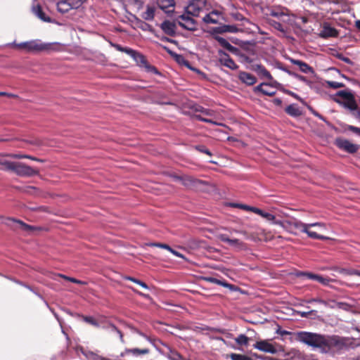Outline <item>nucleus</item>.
Returning <instances> with one entry per match:
<instances>
[{"instance_id": "cd10ccee", "label": "nucleus", "mask_w": 360, "mask_h": 360, "mask_svg": "<svg viewBox=\"0 0 360 360\" xmlns=\"http://www.w3.org/2000/svg\"><path fill=\"white\" fill-rule=\"evenodd\" d=\"M337 35V30L329 25H325L320 33V37L322 38L334 37Z\"/></svg>"}, {"instance_id": "5fc2aeb1", "label": "nucleus", "mask_w": 360, "mask_h": 360, "mask_svg": "<svg viewBox=\"0 0 360 360\" xmlns=\"http://www.w3.org/2000/svg\"><path fill=\"white\" fill-rule=\"evenodd\" d=\"M291 17L295 18V15L294 14L291 13L290 11H289L288 16H283V18L281 19L283 22L292 25L293 21L291 19Z\"/></svg>"}, {"instance_id": "9b49d317", "label": "nucleus", "mask_w": 360, "mask_h": 360, "mask_svg": "<svg viewBox=\"0 0 360 360\" xmlns=\"http://www.w3.org/2000/svg\"><path fill=\"white\" fill-rule=\"evenodd\" d=\"M218 56L219 61L221 65L232 70L238 69V66L226 52L219 49L218 50Z\"/></svg>"}, {"instance_id": "f03ea898", "label": "nucleus", "mask_w": 360, "mask_h": 360, "mask_svg": "<svg viewBox=\"0 0 360 360\" xmlns=\"http://www.w3.org/2000/svg\"><path fill=\"white\" fill-rule=\"evenodd\" d=\"M16 48L23 49L27 53H39L45 51H58L56 48L60 45L58 42L43 43L40 39H33L20 43L11 44Z\"/></svg>"}, {"instance_id": "5701e85b", "label": "nucleus", "mask_w": 360, "mask_h": 360, "mask_svg": "<svg viewBox=\"0 0 360 360\" xmlns=\"http://www.w3.org/2000/svg\"><path fill=\"white\" fill-rule=\"evenodd\" d=\"M218 238L221 241L226 243L232 247L240 248L243 245V242H241L240 240L236 239V238L231 239L228 237V236L226 234H224V233L219 234L218 236Z\"/></svg>"}, {"instance_id": "f3484780", "label": "nucleus", "mask_w": 360, "mask_h": 360, "mask_svg": "<svg viewBox=\"0 0 360 360\" xmlns=\"http://www.w3.org/2000/svg\"><path fill=\"white\" fill-rule=\"evenodd\" d=\"M203 279L205 281H207V282H209V283H214V284H217V285H221L223 287L227 288L230 289L232 291H235L237 289V288L235 285L227 283L224 280H220V279H218V278H217L215 277L205 276V277L203 278Z\"/></svg>"}, {"instance_id": "69168bd1", "label": "nucleus", "mask_w": 360, "mask_h": 360, "mask_svg": "<svg viewBox=\"0 0 360 360\" xmlns=\"http://www.w3.org/2000/svg\"><path fill=\"white\" fill-rule=\"evenodd\" d=\"M314 226L326 229V224L321 222H314L308 224V228H311Z\"/></svg>"}, {"instance_id": "39448f33", "label": "nucleus", "mask_w": 360, "mask_h": 360, "mask_svg": "<svg viewBox=\"0 0 360 360\" xmlns=\"http://www.w3.org/2000/svg\"><path fill=\"white\" fill-rule=\"evenodd\" d=\"M333 100L335 103H338L340 105H341L343 108L349 110L351 114L355 118H357V119L360 118V109L359 108L358 105H357L354 96L352 98H350L346 101H342L340 99L337 98H333Z\"/></svg>"}, {"instance_id": "a19ab883", "label": "nucleus", "mask_w": 360, "mask_h": 360, "mask_svg": "<svg viewBox=\"0 0 360 360\" xmlns=\"http://www.w3.org/2000/svg\"><path fill=\"white\" fill-rule=\"evenodd\" d=\"M235 341L239 345L247 346L249 342V338L245 335L240 334L235 339Z\"/></svg>"}, {"instance_id": "4d7b16f0", "label": "nucleus", "mask_w": 360, "mask_h": 360, "mask_svg": "<svg viewBox=\"0 0 360 360\" xmlns=\"http://www.w3.org/2000/svg\"><path fill=\"white\" fill-rule=\"evenodd\" d=\"M194 117L196 120H198L199 121H201V122H203L210 123V124H214V125H219V124L217 122H214V121H213V120H212L210 119L205 118L202 116H201L200 115H195Z\"/></svg>"}, {"instance_id": "bb28decb", "label": "nucleus", "mask_w": 360, "mask_h": 360, "mask_svg": "<svg viewBox=\"0 0 360 360\" xmlns=\"http://www.w3.org/2000/svg\"><path fill=\"white\" fill-rule=\"evenodd\" d=\"M285 112L292 117H298L302 115V110L296 103L288 105L285 109Z\"/></svg>"}, {"instance_id": "b1692460", "label": "nucleus", "mask_w": 360, "mask_h": 360, "mask_svg": "<svg viewBox=\"0 0 360 360\" xmlns=\"http://www.w3.org/2000/svg\"><path fill=\"white\" fill-rule=\"evenodd\" d=\"M104 330H108L113 333H116L122 342H124L123 334L120 330H119L113 323L110 322H101V327Z\"/></svg>"}, {"instance_id": "603ef678", "label": "nucleus", "mask_w": 360, "mask_h": 360, "mask_svg": "<svg viewBox=\"0 0 360 360\" xmlns=\"http://www.w3.org/2000/svg\"><path fill=\"white\" fill-rule=\"evenodd\" d=\"M269 84L267 83V82H262L260 84L255 86L253 88V91L255 94H264V91L265 90V89L263 88V86H267V85H269Z\"/></svg>"}, {"instance_id": "4468645a", "label": "nucleus", "mask_w": 360, "mask_h": 360, "mask_svg": "<svg viewBox=\"0 0 360 360\" xmlns=\"http://www.w3.org/2000/svg\"><path fill=\"white\" fill-rule=\"evenodd\" d=\"M203 183L202 181L195 179L191 176L183 175L182 184L189 188L194 189L198 187L200 184Z\"/></svg>"}, {"instance_id": "aec40b11", "label": "nucleus", "mask_w": 360, "mask_h": 360, "mask_svg": "<svg viewBox=\"0 0 360 360\" xmlns=\"http://www.w3.org/2000/svg\"><path fill=\"white\" fill-rule=\"evenodd\" d=\"M290 61L292 64L297 65L300 68V70L302 72L305 73V74H314V69L311 66H309L307 63H305L302 60L293 59V58H290Z\"/></svg>"}, {"instance_id": "1a4fd4ad", "label": "nucleus", "mask_w": 360, "mask_h": 360, "mask_svg": "<svg viewBox=\"0 0 360 360\" xmlns=\"http://www.w3.org/2000/svg\"><path fill=\"white\" fill-rule=\"evenodd\" d=\"M205 5L206 0H192L186 8V12L193 16H198Z\"/></svg>"}, {"instance_id": "423d86ee", "label": "nucleus", "mask_w": 360, "mask_h": 360, "mask_svg": "<svg viewBox=\"0 0 360 360\" xmlns=\"http://www.w3.org/2000/svg\"><path fill=\"white\" fill-rule=\"evenodd\" d=\"M160 46L164 50H165L167 51V53L170 56H172L175 60V61L177 63H179V65H184V66L188 68V69L193 70L195 72H200V70H198V69H196L195 68L191 67L189 61L188 60H186V58L182 54H179V53L172 51L169 48H168L166 46L160 45Z\"/></svg>"}, {"instance_id": "09e8293b", "label": "nucleus", "mask_w": 360, "mask_h": 360, "mask_svg": "<svg viewBox=\"0 0 360 360\" xmlns=\"http://www.w3.org/2000/svg\"><path fill=\"white\" fill-rule=\"evenodd\" d=\"M154 35L162 41L169 42V43L174 44H177V41H176L173 39L169 38L167 36L159 34L157 32L155 33Z\"/></svg>"}, {"instance_id": "864d4df0", "label": "nucleus", "mask_w": 360, "mask_h": 360, "mask_svg": "<svg viewBox=\"0 0 360 360\" xmlns=\"http://www.w3.org/2000/svg\"><path fill=\"white\" fill-rule=\"evenodd\" d=\"M282 92H283L284 94H286L289 96H292L294 98L302 102L303 101V99L297 94L292 92V91L290 90H288V89H285L284 87L282 88V90L281 91Z\"/></svg>"}, {"instance_id": "412c9836", "label": "nucleus", "mask_w": 360, "mask_h": 360, "mask_svg": "<svg viewBox=\"0 0 360 360\" xmlns=\"http://www.w3.org/2000/svg\"><path fill=\"white\" fill-rule=\"evenodd\" d=\"M238 79L248 86H252L257 82L256 77L246 72H240Z\"/></svg>"}, {"instance_id": "680f3d73", "label": "nucleus", "mask_w": 360, "mask_h": 360, "mask_svg": "<svg viewBox=\"0 0 360 360\" xmlns=\"http://www.w3.org/2000/svg\"><path fill=\"white\" fill-rule=\"evenodd\" d=\"M271 82L269 83V84L267 85V86H271V87L276 88L279 91L282 90V88L283 87L282 84L279 83L278 82H277L276 80H274V79L272 80H271Z\"/></svg>"}, {"instance_id": "79ce46f5", "label": "nucleus", "mask_w": 360, "mask_h": 360, "mask_svg": "<svg viewBox=\"0 0 360 360\" xmlns=\"http://www.w3.org/2000/svg\"><path fill=\"white\" fill-rule=\"evenodd\" d=\"M332 55L334 57H335L336 58H338L339 60H341L344 61L345 63H346L347 64H349V65H353L354 64V63L349 58L345 57L342 53H339L337 51H335V52L333 53Z\"/></svg>"}, {"instance_id": "37998d69", "label": "nucleus", "mask_w": 360, "mask_h": 360, "mask_svg": "<svg viewBox=\"0 0 360 360\" xmlns=\"http://www.w3.org/2000/svg\"><path fill=\"white\" fill-rule=\"evenodd\" d=\"M125 280H128V281H131L138 285H139L140 286H141L142 288L146 289V290H149L150 288L149 286L143 281H141V280H139L134 277H131V276H125L124 278Z\"/></svg>"}, {"instance_id": "49530a36", "label": "nucleus", "mask_w": 360, "mask_h": 360, "mask_svg": "<svg viewBox=\"0 0 360 360\" xmlns=\"http://www.w3.org/2000/svg\"><path fill=\"white\" fill-rule=\"evenodd\" d=\"M340 96L347 101L352 98L354 96L349 91H347L345 90L339 91L336 93L335 96L333 98H336L335 96Z\"/></svg>"}, {"instance_id": "0eeeda50", "label": "nucleus", "mask_w": 360, "mask_h": 360, "mask_svg": "<svg viewBox=\"0 0 360 360\" xmlns=\"http://www.w3.org/2000/svg\"><path fill=\"white\" fill-rule=\"evenodd\" d=\"M190 15H191L188 14L186 12L179 15V19L181 20V21H178V25L184 30L195 31L197 30V22Z\"/></svg>"}, {"instance_id": "4be33fe9", "label": "nucleus", "mask_w": 360, "mask_h": 360, "mask_svg": "<svg viewBox=\"0 0 360 360\" xmlns=\"http://www.w3.org/2000/svg\"><path fill=\"white\" fill-rule=\"evenodd\" d=\"M214 39L219 42V44L224 47L225 49L229 51V52L236 54L238 51V49L232 44H231L226 39L219 37V36H214Z\"/></svg>"}, {"instance_id": "a878e982", "label": "nucleus", "mask_w": 360, "mask_h": 360, "mask_svg": "<svg viewBox=\"0 0 360 360\" xmlns=\"http://www.w3.org/2000/svg\"><path fill=\"white\" fill-rule=\"evenodd\" d=\"M289 9L286 7L274 8L270 11V16L281 19L283 16H288Z\"/></svg>"}, {"instance_id": "de8ad7c7", "label": "nucleus", "mask_w": 360, "mask_h": 360, "mask_svg": "<svg viewBox=\"0 0 360 360\" xmlns=\"http://www.w3.org/2000/svg\"><path fill=\"white\" fill-rule=\"evenodd\" d=\"M229 357L231 360H252L250 357L247 356L243 354L231 353L229 355Z\"/></svg>"}, {"instance_id": "6ab92c4d", "label": "nucleus", "mask_w": 360, "mask_h": 360, "mask_svg": "<svg viewBox=\"0 0 360 360\" xmlns=\"http://www.w3.org/2000/svg\"><path fill=\"white\" fill-rule=\"evenodd\" d=\"M238 31V28L233 25H223L212 29L213 34L236 33Z\"/></svg>"}, {"instance_id": "2eb2a0df", "label": "nucleus", "mask_w": 360, "mask_h": 360, "mask_svg": "<svg viewBox=\"0 0 360 360\" xmlns=\"http://www.w3.org/2000/svg\"><path fill=\"white\" fill-rule=\"evenodd\" d=\"M300 275H303L306 276L308 279L318 281L319 283L324 285H329L330 282L332 281L330 278L328 277H323L319 274H315L313 273L309 272H302Z\"/></svg>"}, {"instance_id": "f257e3e1", "label": "nucleus", "mask_w": 360, "mask_h": 360, "mask_svg": "<svg viewBox=\"0 0 360 360\" xmlns=\"http://www.w3.org/2000/svg\"><path fill=\"white\" fill-rule=\"evenodd\" d=\"M296 339L323 354L340 352L347 348L345 339L338 335H323L300 331L297 333Z\"/></svg>"}, {"instance_id": "473e14b6", "label": "nucleus", "mask_w": 360, "mask_h": 360, "mask_svg": "<svg viewBox=\"0 0 360 360\" xmlns=\"http://www.w3.org/2000/svg\"><path fill=\"white\" fill-rule=\"evenodd\" d=\"M6 278H7L8 279L12 281L13 282H14L21 286H23V288H26L27 289H28L29 290L32 292L34 294H35L37 296H38L39 298L43 299V297L41 296V295L39 294V292H36L30 285H27L26 283H25L19 280H17L15 278H10L8 276H6Z\"/></svg>"}, {"instance_id": "e2e57ef3", "label": "nucleus", "mask_w": 360, "mask_h": 360, "mask_svg": "<svg viewBox=\"0 0 360 360\" xmlns=\"http://www.w3.org/2000/svg\"><path fill=\"white\" fill-rule=\"evenodd\" d=\"M150 246L158 247L160 248L165 249L168 251L171 250V247L165 243H151Z\"/></svg>"}, {"instance_id": "c9c22d12", "label": "nucleus", "mask_w": 360, "mask_h": 360, "mask_svg": "<svg viewBox=\"0 0 360 360\" xmlns=\"http://www.w3.org/2000/svg\"><path fill=\"white\" fill-rule=\"evenodd\" d=\"M218 12L216 11H212L208 14H206L204 18H202V20L204 22L207 24H217L218 23V20L213 18V15H217Z\"/></svg>"}, {"instance_id": "0e129e2a", "label": "nucleus", "mask_w": 360, "mask_h": 360, "mask_svg": "<svg viewBox=\"0 0 360 360\" xmlns=\"http://www.w3.org/2000/svg\"><path fill=\"white\" fill-rule=\"evenodd\" d=\"M347 129L348 130L355 133L356 134L360 136V128L359 127H354V126H352V125H348L347 127Z\"/></svg>"}, {"instance_id": "6e6d98bb", "label": "nucleus", "mask_w": 360, "mask_h": 360, "mask_svg": "<svg viewBox=\"0 0 360 360\" xmlns=\"http://www.w3.org/2000/svg\"><path fill=\"white\" fill-rule=\"evenodd\" d=\"M58 276L60 277H62L73 283H77V284H80V285H84L86 283L84 281H80V280H78V279H76L75 278H72V277H68V276H66L65 275H63V274H58Z\"/></svg>"}, {"instance_id": "ea45409f", "label": "nucleus", "mask_w": 360, "mask_h": 360, "mask_svg": "<svg viewBox=\"0 0 360 360\" xmlns=\"http://www.w3.org/2000/svg\"><path fill=\"white\" fill-rule=\"evenodd\" d=\"M170 354L167 356L169 360H183L182 355L176 350L172 349L170 347L167 346Z\"/></svg>"}, {"instance_id": "bf43d9fd", "label": "nucleus", "mask_w": 360, "mask_h": 360, "mask_svg": "<svg viewBox=\"0 0 360 360\" xmlns=\"http://www.w3.org/2000/svg\"><path fill=\"white\" fill-rule=\"evenodd\" d=\"M310 228H306L302 230V233H305L307 234V236L313 239H317L319 238V235L317 233L314 231H309Z\"/></svg>"}, {"instance_id": "e433bc0d", "label": "nucleus", "mask_w": 360, "mask_h": 360, "mask_svg": "<svg viewBox=\"0 0 360 360\" xmlns=\"http://www.w3.org/2000/svg\"><path fill=\"white\" fill-rule=\"evenodd\" d=\"M79 317L82 318V319L89 323V324H91L96 328H100L101 327V323L98 322V321H96L94 317L91 316H84V315H78Z\"/></svg>"}, {"instance_id": "393cba45", "label": "nucleus", "mask_w": 360, "mask_h": 360, "mask_svg": "<svg viewBox=\"0 0 360 360\" xmlns=\"http://www.w3.org/2000/svg\"><path fill=\"white\" fill-rule=\"evenodd\" d=\"M155 6L146 5V11L141 13V16L146 21H152L155 18Z\"/></svg>"}, {"instance_id": "a211bd4d", "label": "nucleus", "mask_w": 360, "mask_h": 360, "mask_svg": "<svg viewBox=\"0 0 360 360\" xmlns=\"http://www.w3.org/2000/svg\"><path fill=\"white\" fill-rule=\"evenodd\" d=\"M8 221H13V222H15L16 224H18L20 226V229L27 233H30L34 231H39V230H41V228L39 227V226H31V225H29L27 224H25V222H23L21 220H19V219H15L13 218H8L7 219Z\"/></svg>"}, {"instance_id": "c756f323", "label": "nucleus", "mask_w": 360, "mask_h": 360, "mask_svg": "<svg viewBox=\"0 0 360 360\" xmlns=\"http://www.w3.org/2000/svg\"><path fill=\"white\" fill-rule=\"evenodd\" d=\"M34 13L42 21L44 22H51V18L46 16L45 13L43 11L41 7L40 6H37L36 7H33Z\"/></svg>"}, {"instance_id": "f704fd0d", "label": "nucleus", "mask_w": 360, "mask_h": 360, "mask_svg": "<svg viewBox=\"0 0 360 360\" xmlns=\"http://www.w3.org/2000/svg\"><path fill=\"white\" fill-rule=\"evenodd\" d=\"M157 4L161 10L165 11L169 7H173L175 5L174 0H158Z\"/></svg>"}, {"instance_id": "f8f14e48", "label": "nucleus", "mask_w": 360, "mask_h": 360, "mask_svg": "<svg viewBox=\"0 0 360 360\" xmlns=\"http://www.w3.org/2000/svg\"><path fill=\"white\" fill-rule=\"evenodd\" d=\"M160 29L164 34L169 37H175L176 34V25L169 20H165L160 25Z\"/></svg>"}, {"instance_id": "c03bdc74", "label": "nucleus", "mask_w": 360, "mask_h": 360, "mask_svg": "<svg viewBox=\"0 0 360 360\" xmlns=\"http://www.w3.org/2000/svg\"><path fill=\"white\" fill-rule=\"evenodd\" d=\"M139 22H140V26L139 27L143 30V31H149L150 32H151L152 34H155V33L156 32V31L152 27V26L150 25H149L148 23L146 22H143L142 20H139Z\"/></svg>"}, {"instance_id": "338daca9", "label": "nucleus", "mask_w": 360, "mask_h": 360, "mask_svg": "<svg viewBox=\"0 0 360 360\" xmlns=\"http://www.w3.org/2000/svg\"><path fill=\"white\" fill-rule=\"evenodd\" d=\"M169 252L173 254L174 255H175L176 257H178L179 258H182L184 259V260H187L186 258L185 257V256L180 253L179 252L175 250L173 248H171V250H169Z\"/></svg>"}, {"instance_id": "c85d7f7f", "label": "nucleus", "mask_w": 360, "mask_h": 360, "mask_svg": "<svg viewBox=\"0 0 360 360\" xmlns=\"http://www.w3.org/2000/svg\"><path fill=\"white\" fill-rule=\"evenodd\" d=\"M268 23L269 25L274 27L275 30L279 31L283 34V37L288 38L286 35L287 34V30L284 27V26L278 21H276L273 19H268Z\"/></svg>"}, {"instance_id": "dca6fc26", "label": "nucleus", "mask_w": 360, "mask_h": 360, "mask_svg": "<svg viewBox=\"0 0 360 360\" xmlns=\"http://www.w3.org/2000/svg\"><path fill=\"white\" fill-rule=\"evenodd\" d=\"M250 69L252 71L257 72V74L262 78H266L269 80H272L273 77L270 72L266 69V68L261 64L252 65Z\"/></svg>"}, {"instance_id": "4c0bfd02", "label": "nucleus", "mask_w": 360, "mask_h": 360, "mask_svg": "<svg viewBox=\"0 0 360 360\" xmlns=\"http://www.w3.org/2000/svg\"><path fill=\"white\" fill-rule=\"evenodd\" d=\"M308 228V224H305L302 222L301 221L292 219V230L295 231V230H298L302 232V230Z\"/></svg>"}, {"instance_id": "13d9d810", "label": "nucleus", "mask_w": 360, "mask_h": 360, "mask_svg": "<svg viewBox=\"0 0 360 360\" xmlns=\"http://www.w3.org/2000/svg\"><path fill=\"white\" fill-rule=\"evenodd\" d=\"M230 205L232 207H237L246 211H251L252 209V206L240 203H231Z\"/></svg>"}, {"instance_id": "2f4dec72", "label": "nucleus", "mask_w": 360, "mask_h": 360, "mask_svg": "<svg viewBox=\"0 0 360 360\" xmlns=\"http://www.w3.org/2000/svg\"><path fill=\"white\" fill-rule=\"evenodd\" d=\"M79 351L85 356L86 360H101V356H99L98 354L94 353L92 351L85 349L82 347L79 349Z\"/></svg>"}, {"instance_id": "9d476101", "label": "nucleus", "mask_w": 360, "mask_h": 360, "mask_svg": "<svg viewBox=\"0 0 360 360\" xmlns=\"http://www.w3.org/2000/svg\"><path fill=\"white\" fill-rule=\"evenodd\" d=\"M112 46H113L117 51L126 53L131 57H132L134 59H135L137 62L141 63H146V60L144 58V56L139 53V52L136 51L135 50H133L128 47H123L120 44H111Z\"/></svg>"}, {"instance_id": "72a5a7b5", "label": "nucleus", "mask_w": 360, "mask_h": 360, "mask_svg": "<svg viewBox=\"0 0 360 360\" xmlns=\"http://www.w3.org/2000/svg\"><path fill=\"white\" fill-rule=\"evenodd\" d=\"M335 270L341 274L345 275H356L360 276V271L356 270L354 269H347V268H335Z\"/></svg>"}, {"instance_id": "052dcab7", "label": "nucleus", "mask_w": 360, "mask_h": 360, "mask_svg": "<svg viewBox=\"0 0 360 360\" xmlns=\"http://www.w3.org/2000/svg\"><path fill=\"white\" fill-rule=\"evenodd\" d=\"M327 84L328 86L335 89L345 86L343 83L333 81H328Z\"/></svg>"}, {"instance_id": "3c124183", "label": "nucleus", "mask_w": 360, "mask_h": 360, "mask_svg": "<svg viewBox=\"0 0 360 360\" xmlns=\"http://www.w3.org/2000/svg\"><path fill=\"white\" fill-rule=\"evenodd\" d=\"M195 112H200L205 115L211 116L212 115V111L210 109L205 108L201 105H198L195 108Z\"/></svg>"}, {"instance_id": "774afa93", "label": "nucleus", "mask_w": 360, "mask_h": 360, "mask_svg": "<svg viewBox=\"0 0 360 360\" xmlns=\"http://www.w3.org/2000/svg\"><path fill=\"white\" fill-rule=\"evenodd\" d=\"M276 67L278 69H279V70H282V71H283V72H286V73H287V74H288V75H289V74H290V70H288V69L287 68H285V66H283L281 63H278V64H276Z\"/></svg>"}, {"instance_id": "20e7f679", "label": "nucleus", "mask_w": 360, "mask_h": 360, "mask_svg": "<svg viewBox=\"0 0 360 360\" xmlns=\"http://www.w3.org/2000/svg\"><path fill=\"white\" fill-rule=\"evenodd\" d=\"M86 0H60L57 2V10L60 13H66L72 9H78Z\"/></svg>"}, {"instance_id": "7c9ffc66", "label": "nucleus", "mask_w": 360, "mask_h": 360, "mask_svg": "<svg viewBox=\"0 0 360 360\" xmlns=\"http://www.w3.org/2000/svg\"><path fill=\"white\" fill-rule=\"evenodd\" d=\"M275 224L282 226L291 233L297 234V233L292 230V219L284 221L277 220V221H275Z\"/></svg>"}, {"instance_id": "a18cd8bd", "label": "nucleus", "mask_w": 360, "mask_h": 360, "mask_svg": "<svg viewBox=\"0 0 360 360\" xmlns=\"http://www.w3.org/2000/svg\"><path fill=\"white\" fill-rule=\"evenodd\" d=\"M307 109L315 117H316L319 119H320L321 120L325 122L328 125H330V122H328L323 116H322L319 112H318L316 110H315L311 105H307Z\"/></svg>"}, {"instance_id": "6e6552de", "label": "nucleus", "mask_w": 360, "mask_h": 360, "mask_svg": "<svg viewBox=\"0 0 360 360\" xmlns=\"http://www.w3.org/2000/svg\"><path fill=\"white\" fill-rule=\"evenodd\" d=\"M335 145L340 148L349 153H355L359 149V146L351 143L349 141L345 139H337L335 140Z\"/></svg>"}, {"instance_id": "8fccbe9b", "label": "nucleus", "mask_w": 360, "mask_h": 360, "mask_svg": "<svg viewBox=\"0 0 360 360\" xmlns=\"http://www.w3.org/2000/svg\"><path fill=\"white\" fill-rule=\"evenodd\" d=\"M261 217H262L266 221L271 222L273 224H275V221H277V219H276L275 216L267 212L264 211Z\"/></svg>"}, {"instance_id": "7ed1b4c3", "label": "nucleus", "mask_w": 360, "mask_h": 360, "mask_svg": "<svg viewBox=\"0 0 360 360\" xmlns=\"http://www.w3.org/2000/svg\"><path fill=\"white\" fill-rule=\"evenodd\" d=\"M9 171L15 172L20 176H33L38 174V171L32 167L19 162H12Z\"/></svg>"}, {"instance_id": "ddd939ff", "label": "nucleus", "mask_w": 360, "mask_h": 360, "mask_svg": "<svg viewBox=\"0 0 360 360\" xmlns=\"http://www.w3.org/2000/svg\"><path fill=\"white\" fill-rule=\"evenodd\" d=\"M254 348L257 349L260 351L267 352L269 354H276L277 353L276 348L271 343L265 340H261L257 342L254 345Z\"/></svg>"}, {"instance_id": "58836bf2", "label": "nucleus", "mask_w": 360, "mask_h": 360, "mask_svg": "<svg viewBox=\"0 0 360 360\" xmlns=\"http://www.w3.org/2000/svg\"><path fill=\"white\" fill-rule=\"evenodd\" d=\"M125 353H130L134 356H139L141 354H148L149 349H139V348L125 349Z\"/></svg>"}]
</instances>
